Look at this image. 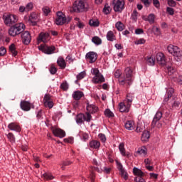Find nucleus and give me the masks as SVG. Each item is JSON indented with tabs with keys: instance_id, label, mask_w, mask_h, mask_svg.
<instances>
[{
	"instance_id": "obj_27",
	"label": "nucleus",
	"mask_w": 182,
	"mask_h": 182,
	"mask_svg": "<svg viewBox=\"0 0 182 182\" xmlns=\"http://www.w3.org/2000/svg\"><path fill=\"white\" fill-rule=\"evenodd\" d=\"M57 63L61 69H65V68H66V61H65V59L62 57L58 58Z\"/></svg>"
},
{
	"instance_id": "obj_54",
	"label": "nucleus",
	"mask_w": 182,
	"mask_h": 182,
	"mask_svg": "<svg viewBox=\"0 0 182 182\" xmlns=\"http://www.w3.org/2000/svg\"><path fill=\"white\" fill-rule=\"evenodd\" d=\"M152 3L155 8H160V1L159 0H152Z\"/></svg>"
},
{
	"instance_id": "obj_5",
	"label": "nucleus",
	"mask_w": 182,
	"mask_h": 182,
	"mask_svg": "<svg viewBox=\"0 0 182 182\" xmlns=\"http://www.w3.org/2000/svg\"><path fill=\"white\" fill-rule=\"evenodd\" d=\"M167 50L171 55H173V56H176V58L182 57L181 50L176 46L169 45L167 48Z\"/></svg>"
},
{
	"instance_id": "obj_20",
	"label": "nucleus",
	"mask_w": 182,
	"mask_h": 182,
	"mask_svg": "<svg viewBox=\"0 0 182 182\" xmlns=\"http://www.w3.org/2000/svg\"><path fill=\"white\" fill-rule=\"evenodd\" d=\"M33 8V4L32 3H28L26 6H21L18 9L19 12H29Z\"/></svg>"
},
{
	"instance_id": "obj_15",
	"label": "nucleus",
	"mask_w": 182,
	"mask_h": 182,
	"mask_svg": "<svg viewBox=\"0 0 182 182\" xmlns=\"http://www.w3.org/2000/svg\"><path fill=\"white\" fill-rule=\"evenodd\" d=\"M50 39V36L48 33L42 32L39 34L38 38V42H43V43H46Z\"/></svg>"
},
{
	"instance_id": "obj_42",
	"label": "nucleus",
	"mask_w": 182,
	"mask_h": 182,
	"mask_svg": "<svg viewBox=\"0 0 182 182\" xmlns=\"http://www.w3.org/2000/svg\"><path fill=\"white\" fill-rule=\"evenodd\" d=\"M85 115L84 119L85 122H87L88 123L90 122L92 120V115L90 114V112H86Z\"/></svg>"
},
{
	"instance_id": "obj_10",
	"label": "nucleus",
	"mask_w": 182,
	"mask_h": 182,
	"mask_svg": "<svg viewBox=\"0 0 182 182\" xmlns=\"http://www.w3.org/2000/svg\"><path fill=\"white\" fill-rule=\"evenodd\" d=\"M41 50L46 53V55H52L55 53V50H56V48L55 46H48V45H43L41 46Z\"/></svg>"
},
{
	"instance_id": "obj_48",
	"label": "nucleus",
	"mask_w": 182,
	"mask_h": 182,
	"mask_svg": "<svg viewBox=\"0 0 182 182\" xmlns=\"http://www.w3.org/2000/svg\"><path fill=\"white\" fill-rule=\"evenodd\" d=\"M167 70H168V74L169 75H173V73H174V72H176V69L174 68L171 67V66H168L167 68Z\"/></svg>"
},
{
	"instance_id": "obj_3",
	"label": "nucleus",
	"mask_w": 182,
	"mask_h": 182,
	"mask_svg": "<svg viewBox=\"0 0 182 182\" xmlns=\"http://www.w3.org/2000/svg\"><path fill=\"white\" fill-rule=\"evenodd\" d=\"M25 31V25L22 23H16L11 26L9 29L10 36L15 37L17 35L22 33Z\"/></svg>"
},
{
	"instance_id": "obj_30",
	"label": "nucleus",
	"mask_w": 182,
	"mask_h": 182,
	"mask_svg": "<svg viewBox=\"0 0 182 182\" xmlns=\"http://www.w3.org/2000/svg\"><path fill=\"white\" fill-rule=\"evenodd\" d=\"M9 52H11L12 56H16L18 55V51L16 50V47L15 44H11L9 46Z\"/></svg>"
},
{
	"instance_id": "obj_63",
	"label": "nucleus",
	"mask_w": 182,
	"mask_h": 182,
	"mask_svg": "<svg viewBox=\"0 0 182 182\" xmlns=\"http://www.w3.org/2000/svg\"><path fill=\"white\" fill-rule=\"evenodd\" d=\"M168 4L169 6H174L176 5V1H174V0H168Z\"/></svg>"
},
{
	"instance_id": "obj_18",
	"label": "nucleus",
	"mask_w": 182,
	"mask_h": 182,
	"mask_svg": "<svg viewBox=\"0 0 182 182\" xmlns=\"http://www.w3.org/2000/svg\"><path fill=\"white\" fill-rule=\"evenodd\" d=\"M161 117H163V113H161V112L160 111H158L153 119L151 123L152 127H156V124H157V122L160 121V119H161Z\"/></svg>"
},
{
	"instance_id": "obj_26",
	"label": "nucleus",
	"mask_w": 182,
	"mask_h": 182,
	"mask_svg": "<svg viewBox=\"0 0 182 182\" xmlns=\"http://www.w3.org/2000/svg\"><path fill=\"white\" fill-rule=\"evenodd\" d=\"M87 111L88 113H96L97 112V107L94 105L87 104Z\"/></svg>"
},
{
	"instance_id": "obj_58",
	"label": "nucleus",
	"mask_w": 182,
	"mask_h": 182,
	"mask_svg": "<svg viewBox=\"0 0 182 182\" xmlns=\"http://www.w3.org/2000/svg\"><path fill=\"white\" fill-rule=\"evenodd\" d=\"M52 100L50 99V95H46L44 96V98H43V102L45 103V102H51Z\"/></svg>"
},
{
	"instance_id": "obj_36",
	"label": "nucleus",
	"mask_w": 182,
	"mask_h": 182,
	"mask_svg": "<svg viewBox=\"0 0 182 182\" xmlns=\"http://www.w3.org/2000/svg\"><path fill=\"white\" fill-rule=\"evenodd\" d=\"M155 19H156V16H154V14H151L148 16V17L145 19V21H148V22H149V23L151 25L154 23Z\"/></svg>"
},
{
	"instance_id": "obj_60",
	"label": "nucleus",
	"mask_w": 182,
	"mask_h": 182,
	"mask_svg": "<svg viewBox=\"0 0 182 182\" xmlns=\"http://www.w3.org/2000/svg\"><path fill=\"white\" fill-rule=\"evenodd\" d=\"M166 11L169 15H174V9L171 7H167Z\"/></svg>"
},
{
	"instance_id": "obj_19",
	"label": "nucleus",
	"mask_w": 182,
	"mask_h": 182,
	"mask_svg": "<svg viewBox=\"0 0 182 182\" xmlns=\"http://www.w3.org/2000/svg\"><path fill=\"white\" fill-rule=\"evenodd\" d=\"M21 110L24 112H29L31 110V104L28 101H21L20 103Z\"/></svg>"
},
{
	"instance_id": "obj_47",
	"label": "nucleus",
	"mask_w": 182,
	"mask_h": 182,
	"mask_svg": "<svg viewBox=\"0 0 182 182\" xmlns=\"http://www.w3.org/2000/svg\"><path fill=\"white\" fill-rule=\"evenodd\" d=\"M86 76V73L81 72L79 75H77V80H82Z\"/></svg>"
},
{
	"instance_id": "obj_61",
	"label": "nucleus",
	"mask_w": 182,
	"mask_h": 182,
	"mask_svg": "<svg viewBox=\"0 0 182 182\" xmlns=\"http://www.w3.org/2000/svg\"><path fill=\"white\" fill-rule=\"evenodd\" d=\"M154 29V32L155 33V35H160V28L156 27V26H154L153 27Z\"/></svg>"
},
{
	"instance_id": "obj_41",
	"label": "nucleus",
	"mask_w": 182,
	"mask_h": 182,
	"mask_svg": "<svg viewBox=\"0 0 182 182\" xmlns=\"http://www.w3.org/2000/svg\"><path fill=\"white\" fill-rule=\"evenodd\" d=\"M7 138L9 139V141H11V143H15V135H14L12 132H10L7 134Z\"/></svg>"
},
{
	"instance_id": "obj_53",
	"label": "nucleus",
	"mask_w": 182,
	"mask_h": 182,
	"mask_svg": "<svg viewBox=\"0 0 182 182\" xmlns=\"http://www.w3.org/2000/svg\"><path fill=\"white\" fill-rule=\"evenodd\" d=\"M141 1L142 3H144V5H145L146 8H149V6L151 5V1H150L149 0H141Z\"/></svg>"
},
{
	"instance_id": "obj_50",
	"label": "nucleus",
	"mask_w": 182,
	"mask_h": 182,
	"mask_svg": "<svg viewBox=\"0 0 182 182\" xmlns=\"http://www.w3.org/2000/svg\"><path fill=\"white\" fill-rule=\"evenodd\" d=\"M60 87L61 89H63V90H67L68 89H69V85H68V82H63L60 85Z\"/></svg>"
},
{
	"instance_id": "obj_11",
	"label": "nucleus",
	"mask_w": 182,
	"mask_h": 182,
	"mask_svg": "<svg viewBox=\"0 0 182 182\" xmlns=\"http://www.w3.org/2000/svg\"><path fill=\"white\" fill-rule=\"evenodd\" d=\"M55 23L56 25H65L66 23V16L60 11L57 12Z\"/></svg>"
},
{
	"instance_id": "obj_43",
	"label": "nucleus",
	"mask_w": 182,
	"mask_h": 182,
	"mask_svg": "<svg viewBox=\"0 0 182 182\" xmlns=\"http://www.w3.org/2000/svg\"><path fill=\"white\" fill-rule=\"evenodd\" d=\"M105 114L107 117H114V114H113V112H112L109 109L105 111Z\"/></svg>"
},
{
	"instance_id": "obj_16",
	"label": "nucleus",
	"mask_w": 182,
	"mask_h": 182,
	"mask_svg": "<svg viewBox=\"0 0 182 182\" xmlns=\"http://www.w3.org/2000/svg\"><path fill=\"white\" fill-rule=\"evenodd\" d=\"M53 134L55 137H60V139H63L66 136V132L60 128H55L53 129Z\"/></svg>"
},
{
	"instance_id": "obj_8",
	"label": "nucleus",
	"mask_w": 182,
	"mask_h": 182,
	"mask_svg": "<svg viewBox=\"0 0 182 182\" xmlns=\"http://www.w3.org/2000/svg\"><path fill=\"white\" fill-rule=\"evenodd\" d=\"M133 173L134 176H137L134 178L135 182H146L144 178H143V176H144V173L141 171V170L139 169V168L134 167L133 168Z\"/></svg>"
},
{
	"instance_id": "obj_40",
	"label": "nucleus",
	"mask_w": 182,
	"mask_h": 182,
	"mask_svg": "<svg viewBox=\"0 0 182 182\" xmlns=\"http://www.w3.org/2000/svg\"><path fill=\"white\" fill-rule=\"evenodd\" d=\"M103 12L105 14V15H109V14L112 12V7L107 5H105L103 9Z\"/></svg>"
},
{
	"instance_id": "obj_14",
	"label": "nucleus",
	"mask_w": 182,
	"mask_h": 182,
	"mask_svg": "<svg viewBox=\"0 0 182 182\" xmlns=\"http://www.w3.org/2000/svg\"><path fill=\"white\" fill-rule=\"evenodd\" d=\"M21 38L24 45H29V43H31V41H32L31 33L28 31L21 33Z\"/></svg>"
},
{
	"instance_id": "obj_35",
	"label": "nucleus",
	"mask_w": 182,
	"mask_h": 182,
	"mask_svg": "<svg viewBox=\"0 0 182 182\" xmlns=\"http://www.w3.org/2000/svg\"><path fill=\"white\" fill-rule=\"evenodd\" d=\"M92 42L93 43H95V45H97V46L102 45V38H100L98 36H94L92 38Z\"/></svg>"
},
{
	"instance_id": "obj_13",
	"label": "nucleus",
	"mask_w": 182,
	"mask_h": 182,
	"mask_svg": "<svg viewBox=\"0 0 182 182\" xmlns=\"http://www.w3.org/2000/svg\"><path fill=\"white\" fill-rule=\"evenodd\" d=\"M156 62L160 66H166L167 60H166V55L162 53H158L156 56Z\"/></svg>"
},
{
	"instance_id": "obj_25",
	"label": "nucleus",
	"mask_w": 182,
	"mask_h": 182,
	"mask_svg": "<svg viewBox=\"0 0 182 182\" xmlns=\"http://www.w3.org/2000/svg\"><path fill=\"white\" fill-rule=\"evenodd\" d=\"M29 19L31 22H32L33 25H36V22L39 21V18L38 17V14H36V13H31Z\"/></svg>"
},
{
	"instance_id": "obj_56",
	"label": "nucleus",
	"mask_w": 182,
	"mask_h": 182,
	"mask_svg": "<svg viewBox=\"0 0 182 182\" xmlns=\"http://www.w3.org/2000/svg\"><path fill=\"white\" fill-rule=\"evenodd\" d=\"M43 177L46 178V180H53V176L48 173H44Z\"/></svg>"
},
{
	"instance_id": "obj_22",
	"label": "nucleus",
	"mask_w": 182,
	"mask_h": 182,
	"mask_svg": "<svg viewBox=\"0 0 182 182\" xmlns=\"http://www.w3.org/2000/svg\"><path fill=\"white\" fill-rule=\"evenodd\" d=\"M145 62L146 65H149V66H154L156 63V58H154V56H147L145 58Z\"/></svg>"
},
{
	"instance_id": "obj_55",
	"label": "nucleus",
	"mask_w": 182,
	"mask_h": 182,
	"mask_svg": "<svg viewBox=\"0 0 182 182\" xmlns=\"http://www.w3.org/2000/svg\"><path fill=\"white\" fill-rule=\"evenodd\" d=\"M43 11L44 12L45 15L48 16L50 12V9H49L48 6L44 7L43 8Z\"/></svg>"
},
{
	"instance_id": "obj_37",
	"label": "nucleus",
	"mask_w": 182,
	"mask_h": 182,
	"mask_svg": "<svg viewBox=\"0 0 182 182\" xmlns=\"http://www.w3.org/2000/svg\"><path fill=\"white\" fill-rule=\"evenodd\" d=\"M115 28H117V31L122 32V31H123V29L124 28V24H123V23H122L121 21H118L115 24Z\"/></svg>"
},
{
	"instance_id": "obj_39",
	"label": "nucleus",
	"mask_w": 182,
	"mask_h": 182,
	"mask_svg": "<svg viewBox=\"0 0 182 182\" xmlns=\"http://www.w3.org/2000/svg\"><path fill=\"white\" fill-rule=\"evenodd\" d=\"M89 25H90V26L97 27V26H99V25H100V22H99V21H97V20L91 19V20H90V21H89Z\"/></svg>"
},
{
	"instance_id": "obj_32",
	"label": "nucleus",
	"mask_w": 182,
	"mask_h": 182,
	"mask_svg": "<svg viewBox=\"0 0 182 182\" xmlns=\"http://www.w3.org/2000/svg\"><path fill=\"white\" fill-rule=\"evenodd\" d=\"M125 128L127 130H134V122L133 121H127L125 123Z\"/></svg>"
},
{
	"instance_id": "obj_45",
	"label": "nucleus",
	"mask_w": 182,
	"mask_h": 182,
	"mask_svg": "<svg viewBox=\"0 0 182 182\" xmlns=\"http://www.w3.org/2000/svg\"><path fill=\"white\" fill-rule=\"evenodd\" d=\"M45 107H48L49 109H52L53 107V101H48L44 102Z\"/></svg>"
},
{
	"instance_id": "obj_4",
	"label": "nucleus",
	"mask_w": 182,
	"mask_h": 182,
	"mask_svg": "<svg viewBox=\"0 0 182 182\" xmlns=\"http://www.w3.org/2000/svg\"><path fill=\"white\" fill-rule=\"evenodd\" d=\"M3 20L6 26H12L18 22L16 16L9 13H5L3 15Z\"/></svg>"
},
{
	"instance_id": "obj_1",
	"label": "nucleus",
	"mask_w": 182,
	"mask_h": 182,
	"mask_svg": "<svg viewBox=\"0 0 182 182\" xmlns=\"http://www.w3.org/2000/svg\"><path fill=\"white\" fill-rule=\"evenodd\" d=\"M114 77L116 79H119V83L121 86H125V87H130L133 83V70L130 68H125L123 75L121 74L120 70H117L114 73Z\"/></svg>"
},
{
	"instance_id": "obj_46",
	"label": "nucleus",
	"mask_w": 182,
	"mask_h": 182,
	"mask_svg": "<svg viewBox=\"0 0 182 182\" xmlns=\"http://www.w3.org/2000/svg\"><path fill=\"white\" fill-rule=\"evenodd\" d=\"M120 175H121V177H122V178L125 180H127V178H129V176H127V172H126L124 169L122 171H120Z\"/></svg>"
},
{
	"instance_id": "obj_17",
	"label": "nucleus",
	"mask_w": 182,
	"mask_h": 182,
	"mask_svg": "<svg viewBox=\"0 0 182 182\" xmlns=\"http://www.w3.org/2000/svg\"><path fill=\"white\" fill-rule=\"evenodd\" d=\"M130 107H132V106L129 107V105H127L126 102H121L119 105V109L121 113H129Z\"/></svg>"
},
{
	"instance_id": "obj_52",
	"label": "nucleus",
	"mask_w": 182,
	"mask_h": 182,
	"mask_svg": "<svg viewBox=\"0 0 182 182\" xmlns=\"http://www.w3.org/2000/svg\"><path fill=\"white\" fill-rule=\"evenodd\" d=\"M98 137H99L100 140H101V141L102 143H105V141H106V135H105L103 134H100L98 135Z\"/></svg>"
},
{
	"instance_id": "obj_64",
	"label": "nucleus",
	"mask_w": 182,
	"mask_h": 182,
	"mask_svg": "<svg viewBox=\"0 0 182 182\" xmlns=\"http://www.w3.org/2000/svg\"><path fill=\"white\" fill-rule=\"evenodd\" d=\"M143 29H141V28H138V29H136L135 30V33L136 35H141V33H143Z\"/></svg>"
},
{
	"instance_id": "obj_34",
	"label": "nucleus",
	"mask_w": 182,
	"mask_h": 182,
	"mask_svg": "<svg viewBox=\"0 0 182 182\" xmlns=\"http://www.w3.org/2000/svg\"><path fill=\"white\" fill-rule=\"evenodd\" d=\"M150 139V132L149 131H144L141 136L142 141H147Z\"/></svg>"
},
{
	"instance_id": "obj_21",
	"label": "nucleus",
	"mask_w": 182,
	"mask_h": 182,
	"mask_svg": "<svg viewBox=\"0 0 182 182\" xmlns=\"http://www.w3.org/2000/svg\"><path fill=\"white\" fill-rule=\"evenodd\" d=\"M8 129H9L11 131L14 132H17L19 133L21 132V127L19 126L18 124L15 123V122H11L8 125Z\"/></svg>"
},
{
	"instance_id": "obj_33",
	"label": "nucleus",
	"mask_w": 182,
	"mask_h": 182,
	"mask_svg": "<svg viewBox=\"0 0 182 182\" xmlns=\"http://www.w3.org/2000/svg\"><path fill=\"white\" fill-rule=\"evenodd\" d=\"M136 154H139V156H146L147 154V149L144 146L138 149Z\"/></svg>"
},
{
	"instance_id": "obj_62",
	"label": "nucleus",
	"mask_w": 182,
	"mask_h": 182,
	"mask_svg": "<svg viewBox=\"0 0 182 182\" xmlns=\"http://www.w3.org/2000/svg\"><path fill=\"white\" fill-rule=\"evenodd\" d=\"M42 114H43V111L42 109H40L36 114V117L38 120H40V119H42Z\"/></svg>"
},
{
	"instance_id": "obj_7",
	"label": "nucleus",
	"mask_w": 182,
	"mask_h": 182,
	"mask_svg": "<svg viewBox=\"0 0 182 182\" xmlns=\"http://www.w3.org/2000/svg\"><path fill=\"white\" fill-rule=\"evenodd\" d=\"M112 6L114 12H122L124 9V1L123 0H113Z\"/></svg>"
},
{
	"instance_id": "obj_9",
	"label": "nucleus",
	"mask_w": 182,
	"mask_h": 182,
	"mask_svg": "<svg viewBox=\"0 0 182 182\" xmlns=\"http://www.w3.org/2000/svg\"><path fill=\"white\" fill-rule=\"evenodd\" d=\"M86 8L85 7V1L80 0V1H75L73 6V11L74 12H83Z\"/></svg>"
},
{
	"instance_id": "obj_49",
	"label": "nucleus",
	"mask_w": 182,
	"mask_h": 182,
	"mask_svg": "<svg viewBox=\"0 0 182 182\" xmlns=\"http://www.w3.org/2000/svg\"><path fill=\"white\" fill-rule=\"evenodd\" d=\"M144 43H146V40L144 38H140L135 41V45H143Z\"/></svg>"
},
{
	"instance_id": "obj_12",
	"label": "nucleus",
	"mask_w": 182,
	"mask_h": 182,
	"mask_svg": "<svg viewBox=\"0 0 182 182\" xmlns=\"http://www.w3.org/2000/svg\"><path fill=\"white\" fill-rule=\"evenodd\" d=\"M85 59L89 63H95L97 60V53L90 51L86 54Z\"/></svg>"
},
{
	"instance_id": "obj_2",
	"label": "nucleus",
	"mask_w": 182,
	"mask_h": 182,
	"mask_svg": "<svg viewBox=\"0 0 182 182\" xmlns=\"http://www.w3.org/2000/svg\"><path fill=\"white\" fill-rule=\"evenodd\" d=\"M173 93L174 89L168 88L166 90V97L164 99V103H167L172 97L171 102H168V106H171V107H178V106H180V102L176 100V97L173 96Z\"/></svg>"
},
{
	"instance_id": "obj_59",
	"label": "nucleus",
	"mask_w": 182,
	"mask_h": 182,
	"mask_svg": "<svg viewBox=\"0 0 182 182\" xmlns=\"http://www.w3.org/2000/svg\"><path fill=\"white\" fill-rule=\"evenodd\" d=\"M102 170V171H104V173H106V174H109L112 168H107V167H103Z\"/></svg>"
},
{
	"instance_id": "obj_29",
	"label": "nucleus",
	"mask_w": 182,
	"mask_h": 182,
	"mask_svg": "<svg viewBox=\"0 0 182 182\" xmlns=\"http://www.w3.org/2000/svg\"><path fill=\"white\" fill-rule=\"evenodd\" d=\"M90 147L91 149H99L100 147V142L97 140H92L90 142Z\"/></svg>"
},
{
	"instance_id": "obj_51",
	"label": "nucleus",
	"mask_w": 182,
	"mask_h": 182,
	"mask_svg": "<svg viewBox=\"0 0 182 182\" xmlns=\"http://www.w3.org/2000/svg\"><path fill=\"white\" fill-rule=\"evenodd\" d=\"M6 53V48L4 47H1L0 48V56H5Z\"/></svg>"
},
{
	"instance_id": "obj_57",
	"label": "nucleus",
	"mask_w": 182,
	"mask_h": 182,
	"mask_svg": "<svg viewBox=\"0 0 182 182\" xmlns=\"http://www.w3.org/2000/svg\"><path fill=\"white\" fill-rule=\"evenodd\" d=\"M50 72L51 75H55V73H56V72H58V69L55 66L52 65L50 67Z\"/></svg>"
},
{
	"instance_id": "obj_44",
	"label": "nucleus",
	"mask_w": 182,
	"mask_h": 182,
	"mask_svg": "<svg viewBox=\"0 0 182 182\" xmlns=\"http://www.w3.org/2000/svg\"><path fill=\"white\" fill-rule=\"evenodd\" d=\"M137 16H139V12H137L136 10H134L133 11V13L132 14V18L133 19V21H134L135 22L137 21Z\"/></svg>"
},
{
	"instance_id": "obj_24",
	"label": "nucleus",
	"mask_w": 182,
	"mask_h": 182,
	"mask_svg": "<svg viewBox=\"0 0 182 182\" xmlns=\"http://www.w3.org/2000/svg\"><path fill=\"white\" fill-rule=\"evenodd\" d=\"M133 99H134V95L132 93H129L127 95V99L125 100L124 102L128 106H132V103H133Z\"/></svg>"
},
{
	"instance_id": "obj_28",
	"label": "nucleus",
	"mask_w": 182,
	"mask_h": 182,
	"mask_svg": "<svg viewBox=\"0 0 182 182\" xmlns=\"http://www.w3.org/2000/svg\"><path fill=\"white\" fill-rule=\"evenodd\" d=\"M107 39L109 41V42H113V41H116V36H114V33L113 31H109L107 33Z\"/></svg>"
},
{
	"instance_id": "obj_31",
	"label": "nucleus",
	"mask_w": 182,
	"mask_h": 182,
	"mask_svg": "<svg viewBox=\"0 0 182 182\" xmlns=\"http://www.w3.org/2000/svg\"><path fill=\"white\" fill-rule=\"evenodd\" d=\"M85 122V115L83 114H78L76 117V123L77 124H82Z\"/></svg>"
},
{
	"instance_id": "obj_38",
	"label": "nucleus",
	"mask_w": 182,
	"mask_h": 182,
	"mask_svg": "<svg viewBox=\"0 0 182 182\" xmlns=\"http://www.w3.org/2000/svg\"><path fill=\"white\" fill-rule=\"evenodd\" d=\"M119 150L122 156H126V149H124V144L121 143L119 145Z\"/></svg>"
},
{
	"instance_id": "obj_23",
	"label": "nucleus",
	"mask_w": 182,
	"mask_h": 182,
	"mask_svg": "<svg viewBox=\"0 0 182 182\" xmlns=\"http://www.w3.org/2000/svg\"><path fill=\"white\" fill-rule=\"evenodd\" d=\"M83 96H85V94H83V92L81 91H75L73 94L74 100H80Z\"/></svg>"
},
{
	"instance_id": "obj_6",
	"label": "nucleus",
	"mask_w": 182,
	"mask_h": 182,
	"mask_svg": "<svg viewBox=\"0 0 182 182\" xmlns=\"http://www.w3.org/2000/svg\"><path fill=\"white\" fill-rule=\"evenodd\" d=\"M92 75H95L92 79L94 83H103L105 82V77H103L97 68L92 70Z\"/></svg>"
}]
</instances>
